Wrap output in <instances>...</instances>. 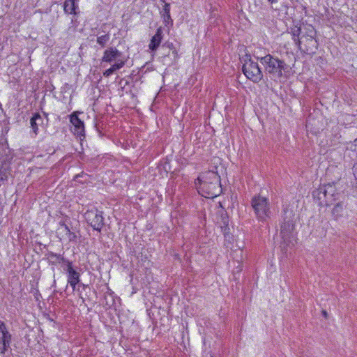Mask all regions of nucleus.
Listing matches in <instances>:
<instances>
[{
  "instance_id": "1",
  "label": "nucleus",
  "mask_w": 357,
  "mask_h": 357,
  "mask_svg": "<svg viewBox=\"0 0 357 357\" xmlns=\"http://www.w3.org/2000/svg\"><path fill=\"white\" fill-rule=\"evenodd\" d=\"M199 193L206 198H214L220 195V176L214 171L202 173L195 181Z\"/></svg>"
},
{
  "instance_id": "2",
  "label": "nucleus",
  "mask_w": 357,
  "mask_h": 357,
  "mask_svg": "<svg viewBox=\"0 0 357 357\" xmlns=\"http://www.w3.org/2000/svg\"><path fill=\"white\" fill-rule=\"evenodd\" d=\"M259 60L264 66L265 73L274 81H281L282 78H286V69L287 65L283 60L274 56L270 54L262 57H258Z\"/></svg>"
},
{
  "instance_id": "3",
  "label": "nucleus",
  "mask_w": 357,
  "mask_h": 357,
  "mask_svg": "<svg viewBox=\"0 0 357 357\" xmlns=\"http://www.w3.org/2000/svg\"><path fill=\"white\" fill-rule=\"evenodd\" d=\"M314 196L319 201V204L322 206H328L334 204L338 199V193L333 184L324 185L314 192Z\"/></svg>"
},
{
  "instance_id": "4",
  "label": "nucleus",
  "mask_w": 357,
  "mask_h": 357,
  "mask_svg": "<svg viewBox=\"0 0 357 357\" xmlns=\"http://www.w3.org/2000/svg\"><path fill=\"white\" fill-rule=\"evenodd\" d=\"M243 61L242 70L245 76L254 83H259L264 75L258 63L254 61L250 54H245Z\"/></svg>"
},
{
  "instance_id": "5",
  "label": "nucleus",
  "mask_w": 357,
  "mask_h": 357,
  "mask_svg": "<svg viewBox=\"0 0 357 357\" xmlns=\"http://www.w3.org/2000/svg\"><path fill=\"white\" fill-rule=\"evenodd\" d=\"M251 204L259 221L264 222L270 217V204L267 198L259 195L255 196L252 199Z\"/></svg>"
},
{
  "instance_id": "6",
  "label": "nucleus",
  "mask_w": 357,
  "mask_h": 357,
  "mask_svg": "<svg viewBox=\"0 0 357 357\" xmlns=\"http://www.w3.org/2000/svg\"><path fill=\"white\" fill-rule=\"evenodd\" d=\"M12 335L6 324L0 321V354L4 356L10 348Z\"/></svg>"
},
{
  "instance_id": "7",
  "label": "nucleus",
  "mask_w": 357,
  "mask_h": 357,
  "mask_svg": "<svg viewBox=\"0 0 357 357\" xmlns=\"http://www.w3.org/2000/svg\"><path fill=\"white\" fill-rule=\"evenodd\" d=\"M63 261L66 263V271L68 278V284H69L73 289L75 290L76 285L80 282V274L74 269L71 261L63 259Z\"/></svg>"
},
{
  "instance_id": "8",
  "label": "nucleus",
  "mask_w": 357,
  "mask_h": 357,
  "mask_svg": "<svg viewBox=\"0 0 357 357\" xmlns=\"http://www.w3.org/2000/svg\"><path fill=\"white\" fill-rule=\"evenodd\" d=\"M87 222L97 231H100L103 226V217L97 211H90L85 213Z\"/></svg>"
},
{
  "instance_id": "9",
  "label": "nucleus",
  "mask_w": 357,
  "mask_h": 357,
  "mask_svg": "<svg viewBox=\"0 0 357 357\" xmlns=\"http://www.w3.org/2000/svg\"><path fill=\"white\" fill-rule=\"evenodd\" d=\"M286 215L284 220L285 222L281 226V235L284 241H288L291 237H293L294 224L291 220L292 216V212H289V214L287 211H284Z\"/></svg>"
},
{
  "instance_id": "10",
  "label": "nucleus",
  "mask_w": 357,
  "mask_h": 357,
  "mask_svg": "<svg viewBox=\"0 0 357 357\" xmlns=\"http://www.w3.org/2000/svg\"><path fill=\"white\" fill-rule=\"evenodd\" d=\"M78 113V112H74L70 114V121L73 126L72 131L82 140V137H84V124L83 121L77 116Z\"/></svg>"
},
{
  "instance_id": "11",
  "label": "nucleus",
  "mask_w": 357,
  "mask_h": 357,
  "mask_svg": "<svg viewBox=\"0 0 357 357\" xmlns=\"http://www.w3.org/2000/svg\"><path fill=\"white\" fill-rule=\"evenodd\" d=\"M122 52L119 51L116 47H109L106 49L102 57V62L111 63L112 62H116L119 59H122Z\"/></svg>"
},
{
  "instance_id": "12",
  "label": "nucleus",
  "mask_w": 357,
  "mask_h": 357,
  "mask_svg": "<svg viewBox=\"0 0 357 357\" xmlns=\"http://www.w3.org/2000/svg\"><path fill=\"white\" fill-rule=\"evenodd\" d=\"M162 38L163 30L162 28L160 26L157 29L155 35L151 38L150 40L149 45V50H151L152 52L156 51L160 45Z\"/></svg>"
},
{
  "instance_id": "13",
  "label": "nucleus",
  "mask_w": 357,
  "mask_h": 357,
  "mask_svg": "<svg viewBox=\"0 0 357 357\" xmlns=\"http://www.w3.org/2000/svg\"><path fill=\"white\" fill-rule=\"evenodd\" d=\"M305 33L303 35L301 39L305 38L306 41L312 43V46H316L317 41L314 40L316 36V31L314 28L310 24L304 25Z\"/></svg>"
},
{
  "instance_id": "14",
  "label": "nucleus",
  "mask_w": 357,
  "mask_h": 357,
  "mask_svg": "<svg viewBox=\"0 0 357 357\" xmlns=\"http://www.w3.org/2000/svg\"><path fill=\"white\" fill-rule=\"evenodd\" d=\"M79 0H65L63 3V10L66 14L76 15L78 10Z\"/></svg>"
},
{
  "instance_id": "15",
  "label": "nucleus",
  "mask_w": 357,
  "mask_h": 357,
  "mask_svg": "<svg viewBox=\"0 0 357 357\" xmlns=\"http://www.w3.org/2000/svg\"><path fill=\"white\" fill-rule=\"evenodd\" d=\"M126 63V60L124 59H119L116 63L112 64L111 67L107 69L104 73L103 75L106 77L112 75L115 71L122 68Z\"/></svg>"
},
{
  "instance_id": "16",
  "label": "nucleus",
  "mask_w": 357,
  "mask_h": 357,
  "mask_svg": "<svg viewBox=\"0 0 357 357\" xmlns=\"http://www.w3.org/2000/svg\"><path fill=\"white\" fill-rule=\"evenodd\" d=\"M43 123V119L42 116L38 113H35L33 116L31 118L30 124L31 128L34 132L35 135H36L38 132V126L41 125Z\"/></svg>"
},
{
  "instance_id": "17",
  "label": "nucleus",
  "mask_w": 357,
  "mask_h": 357,
  "mask_svg": "<svg viewBox=\"0 0 357 357\" xmlns=\"http://www.w3.org/2000/svg\"><path fill=\"white\" fill-rule=\"evenodd\" d=\"M301 29L300 27L296 26L294 29H292L291 33L293 36V40L294 43L300 47L301 43L303 41L301 40L299 38V35L301 34Z\"/></svg>"
},
{
  "instance_id": "18",
  "label": "nucleus",
  "mask_w": 357,
  "mask_h": 357,
  "mask_svg": "<svg viewBox=\"0 0 357 357\" xmlns=\"http://www.w3.org/2000/svg\"><path fill=\"white\" fill-rule=\"evenodd\" d=\"M342 211H343V205L342 203L339 202L335 204V206L333 208L332 213L334 216L337 218L342 215Z\"/></svg>"
},
{
  "instance_id": "19",
  "label": "nucleus",
  "mask_w": 357,
  "mask_h": 357,
  "mask_svg": "<svg viewBox=\"0 0 357 357\" xmlns=\"http://www.w3.org/2000/svg\"><path fill=\"white\" fill-rule=\"evenodd\" d=\"M109 38V34H105L97 38V43L103 47L107 43Z\"/></svg>"
},
{
  "instance_id": "20",
  "label": "nucleus",
  "mask_w": 357,
  "mask_h": 357,
  "mask_svg": "<svg viewBox=\"0 0 357 357\" xmlns=\"http://www.w3.org/2000/svg\"><path fill=\"white\" fill-rule=\"evenodd\" d=\"M62 238L68 241H76L77 235L75 232L70 231L66 235H62Z\"/></svg>"
},
{
  "instance_id": "21",
  "label": "nucleus",
  "mask_w": 357,
  "mask_h": 357,
  "mask_svg": "<svg viewBox=\"0 0 357 357\" xmlns=\"http://www.w3.org/2000/svg\"><path fill=\"white\" fill-rule=\"evenodd\" d=\"M224 224L225 225L224 227H222L224 236L225 238H229V228L228 227L227 222L226 223V221H224Z\"/></svg>"
},
{
  "instance_id": "22",
  "label": "nucleus",
  "mask_w": 357,
  "mask_h": 357,
  "mask_svg": "<svg viewBox=\"0 0 357 357\" xmlns=\"http://www.w3.org/2000/svg\"><path fill=\"white\" fill-rule=\"evenodd\" d=\"M8 178L6 169H0V181H6Z\"/></svg>"
},
{
  "instance_id": "23",
  "label": "nucleus",
  "mask_w": 357,
  "mask_h": 357,
  "mask_svg": "<svg viewBox=\"0 0 357 357\" xmlns=\"http://www.w3.org/2000/svg\"><path fill=\"white\" fill-rule=\"evenodd\" d=\"M70 229H69L68 226H65L63 229H60V231H59V234L61 236V238H62V235H66Z\"/></svg>"
},
{
  "instance_id": "24",
  "label": "nucleus",
  "mask_w": 357,
  "mask_h": 357,
  "mask_svg": "<svg viewBox=\"0 0 357 357\" xmlns=\"http://www.w3.org/2000/svg\"><path fill=\"white\" fill-rule=\"evenodd\" d=\"M169 9H170V5L169 3H165L164 6V10L165 13L167 14L168 16H169Z\"/></svg>"
},
{
  "instance_id": "25",
  "label": "nucleus",
  "mask_w": 357,
  "mask_h": 357,
  "mask_svg": "<svg viewBox=\"0 0 357 357\" xmlns=\"http://www.w3.org/2000/svg\"><path fill=\"white\" fill-rule=\"evenodd\" d=\"M59 227L58 229L60 231V229H63L65 226H67L64 220H61L59 222Z\"/></svg>"
},
{
  "instance_id": "26",
  "label": "nucleus",
  "mask_w": 357,
  "mask_h": 357,
  "mask_svg": "<svg viewBox=\"0 0 357 357\" xmlns=\"http://www.w3.org/2000/svg\"><path fill=\"white\" fill-rule=\"evenodd\" d=\"M354 174L357 179V163L354 166Z\"/></svg>"
},
{
  "instance_id": "27",
  "label": "nucleus",
  "mask_w": 357,
  "mask_h": 357,
  "mask_svg": "<svg viewBox=\"0 0 357 357\" xmlns=\"http://www.w3.org/2000/svg\"><path fill=\"white\" fill-rule=\"evenodd\" d=\"M324 315L326 316V312H325V311L324 312Z\"/></svg>"
}]
</instances>
